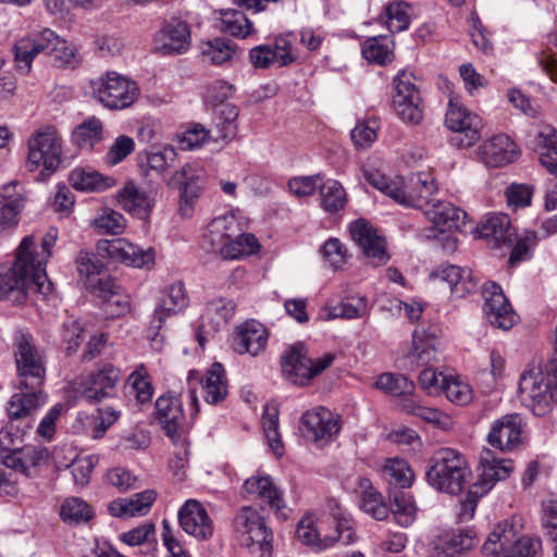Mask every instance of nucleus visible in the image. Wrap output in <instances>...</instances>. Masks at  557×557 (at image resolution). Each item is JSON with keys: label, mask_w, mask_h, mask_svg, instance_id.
<instances>
[{"label": "nucleus", "mask_w": 557, "mask_h": 557, "mask_svg": "<svg viewBox=\"0 0 557 557\" xmlns=\"http://www.w3.org/2000/svg\"><path fill=\"white\" fill-rule=\"evenodd\" d=\"M410 7L406 2H392L385 9L386 26L392 33L405 30L409 25Z\"/></svg>", "instance_id": "obj_56"}, {"label": "nucleus", "mask_w": 557, "mask_h": 557, "mask_svg": "<svg viewBox=\"0 0 557 557\" xmlns=\"http://www.w3.org/2000/svg\"><path fill=\"white\" fill-rule=\"evenodd\" d=\"M480 474L473 484L476 496H483L497 481L507 479L513 470L511 460L497 458L491 449H483L479 461Z\"/></svg>", "instance_id": "obj_20"}, {"label": "nucleus", "mask_w": 557, "mask_h": 557, "mask_svg": "<svg viewBox=\"0 0 557 557\" xmlns=\"http://www.w3.org/2000/svg\"><path fill=\"white\" fill-rule=\"evenodd\" d=\"M91 293L102 299L104 312L111 317H120L129 311L131 302L127 294L111 277L90 285Z\"/></svg>", "instance_id": "obj_26"}, {"label": "nucleus", "mask_w": 557, "mask_h": 557, "mask_svg": "<svg viewBox=\"0 0 557 557\" xmlns=\"http://www.w3.org/2000/svg\"><path fill=\"white\" fill-rule=\"evenodd\" d=\"M542 543L530 536L518 537L509 521L498 523L483 544L482 552L491 557H539Z\"/></svg>", "instance_id": "obj_7"}, {"label": "nucleus", "mask_w": 557, "mask_h": 557, "mask_svg": "<svg viewBox=\"0 0 557 557\" xmlns=\"http://www.w3.org/2000/svg\"><path fill=\"white\" fill-rule=\"evenodd\" d=\"M71 186L79 191H102L115 184V180L96 171L74 169L69 176Z\"/></svg>", "instance_id": "obj_40"}, {"label": "nucleus", "mask_w": 557, "mask_h": 557, "mask_svg": "<svg viewBox=\"0 0 557 557\" xmlns=\"http://www.w3.org/2000/svg\"><path fill=\"white\" fill-rule=\"evenodd\" d=\"M350 234L371 264L379 267L388 261L385 238L379 235L377 231L366 220L359 219L354 222L350 226Z\"/></svg>", "instance_id": "obj_18"}, {"label": "nucleus", "mask_w": 557, "mask_h": 557, "mask_svg": "<svg viewBox=\"0 0 557 557\" xmlns=\"http://www.w3.org/2000/svg\"><path fill=\"white\" fill-rule=\"evenodd\" d=\"M521 417L517 413L505 414L492 424L487 442L502 451H510L521 443Z\"/></svg>", "instance_id": "obj_23"}, {"label": "nucleus", "mask_w": 557, "mask_h": 557, "mask_svg": "<svg viewBox=\"0 0 557 557\" xmlns=\"http://www.w3.org/2000/svg\"><path fill=\"white\" fill-rule=\"evenodd\" d=\"M362 55L370 62L381 65L392 61V50L386 37H372L364 41Z\"/></svg>", "instance_id": "obj_54"}, {"label": "nucleus", "mask_w": 557, "mask_h": 557, "mask_svg": "<svg viewBox=\"0 0 557 557\" xmlns=\"http://www.w3.org/2000/svg\"><path fill=\"white\" fill-rule=\"evenodd\" d=\"M483 238L494 242L495 246L502 244L512 245L516 239L515 230L509 216L505 213H493L485 216L479 228Z\"/></svg>", "instance_id": "obj_33"}, {"label": "nucleus", "mask_w": 557, "mask_h": 557, "mask_svg": "<svg viewBox=\"0 0 557 557\" xmlns=\"http://www.w3.org/2000/svg\"><path fill=\"white\" fill-rule=\"evenodd\" d=\"M60 516L69 524H79L89 521L94 512L86 502L77 497H71L62 504Z\"/></svg>", "instance_id": "obj_50"}, {"label": "nucleus", "mask_w": 557, "mask_h": 557, "mask_svg": "<svg viewBox=\"0 0 557 557\" xmlns=\"http://www.w3.org/2000/svg\"><path fill=\"white\" fill-rule=\"evenodd\" d=\"M92 225L99 234L120 235L126 227V220L122 213L106 208L92 221Z\"/></svg>", "instance_id": "obj_51"}, {"label": "nucleus", "mask_w": 557, "mask_h": 557, "mask_svg": "<svg viewBox=\"0 0 557 557\" xmlns=\"http://www.w3.org/2000/svg\"><path fill=\"white\" fill-rule=\"evenodd\" d=\"M269 336L264 324L255 319L246 321V354L255 357L264 351Z\"/></svg>", "instance_id": "obj_49"}, {"label": "nucleus", "mask_w": 557, "mask_h": 557, "mask_svg": "<svg viewBox=\"0 0 557 557\" xmlns=\"http://www.w3.org/2000/svg\"><path fill=\"white\" fill-rule=\"evenodd\" d=\"M484 304L483 312L488 322L502 330H509L517 322V314L499 285L490 283L482 290Z\"/></svg>", "instance_id": "obj_19"}, {"label": "nucleus", "mask_w": 557, "mask_h": 557, "mask_svg": "<svg viewBox=\"0 0 557 557\" xmlns=\"http://www.w3.org/2000/svg\"><path fill=\"white\" fill-rule=\"evenodd\" d=\"M262 429L268 444L276 458L284 455L285 447L278 432V409L275 406L265 405L262 413Z\"/></svg>", "instance_id": "obj_43"}, {"label": "nucleus", "mask_w": 557, "mask_h": 557, "mask_svg": "<svg viewBox=\"0 0 557 557\" xmlns=\"http://www.w3.org/2000/svg\"><path fill=\"white\" fill-rule=\"evenodd\" d=\"M62 343L67 355L77 350L84 339V329L76 320H67L61 329Z\"/></svg>", "instance_id": "obj_58"}, {"label": "nucleus", "mask_w": 557, "mask_h": 557, "mask_svg": "<svg viewBox=\"0 0 557 557\" xmlns=\"http://www.w3.org/2000/svg\"><path fill=\"white\" fill-rule=\"evenodd\" d=\"M401 408L405 412L417 416L422 420L440 425L443 429L450 426L451 421L447 414L436 408L425 407L412 398H405Z\"/></svg>", "instance_id": "obj_48"}, {"label": "nucleus", "mask_w": 557, "mask_h": 557, "mask_svg": "<svg viewBox=\"0 0 557 557\" xmlns=\"http://www.w3.org/2000/svg\"><path fill=\"white\" fill-rule=\"evenodd\" d=\"M188 306V296L182 282L170 285L153 313L151 322L153 329H160L171 314L183 311Z\"/></svg>", "instance_id": "obj_31"}, {"label": "nucleus", "mask_w": 557, "mask_h": 557, "mask_svg": "<svg viewBox=\"0 0 557 557\" xmlns=\"http://www.w3.org/2000/svg\"><path fill=\"white\" fill-rule=\"evenodd\" d=\"M554 48L557 49V34H549L547 37L546 49L542 51L539 62L548 77L554 83H557V54L554 51Z\"/></svg>", "instance_id": "obj_62"}, {"label": "nucleus", "mask_w": 557, "mask_h": 557, "mask_svg": "<svg viewBox=\"0 0 557 557\" xmlns=\"http://www.w3.org/2000/svg\"><path fill=\"white\" fill-rule=\"evenodd\" d=\"M325 311L326 320L362 318L368 313V301L363 296H350Z\"/></svg>", "instance_id": "obj_44"}, {"label": "nucleus", "mask_w": 557, "mask_h": 557, "mask_svg": "<svg viewBox=\"0 0 557 557\" xmlns=\"http://www.w3.org/2000/svg\"><path fill=\"white\" fill-rule=\"evenodd\" d=\"M189 28L185 22L173 21L166 23L161 30L162 46L160 50L164 54L182 53L189 47Z\"/></svg>", "instance_id": "obj_37"}, {"label": "nucleus", "mask_w": 557, "mask_h": 557, "mask_svg": "<svg viewBox=\"0 0 557 557\" xmlns=\"http://www.w3.org/2000/svg\"><path fill=\"white\" fill-rule=\"evenodd\" d=\"M322 255L334 270L342 268L347 260L346 248L337 238L327 239L322 246Z\"/></svg>", "instance_id": "obj_64"}, {"label": "nucleus", "mask_w": 557, "mask_h": 557, "mask_svg": "<svg viewBox=\"0 0 557 557\" xmlns=\"http://www.w3.org/2000/svg\"><path fill=\"white\" fill-rule=\"evenodd\" d=\"M202 171L191 164H185L176 171L169 181L170 186L180 190V213L183 218H190L202 191Z\"/></svg>", "instance_id": "obj_15"}, {"label": "nucleus", "mask_w": 557, "mask_h": 557, "mask_svg": "<svg viewBox=\"0 0 557 557\" xmlns=\"http://www.w3.org/2000/svg\"><path fill=\"white\" fill-rule=\"evenodd\" d=\"M104 244L110 258L120 260L128 265L141 268L153 262L151 249L144 250L124 238L106 242Z\"/></svg>", "instance_id": "obj_32"}, {"label": "nucleus", "mask_w": 557, "mask_h": 557, "mask_svg": "<svg viewBox=\"0 0 557 557\" xmlns=\"http://www.w3.org/2000/svg\"><path fill=\"white\" fill-rule=\"evenodd\" d=\"M395 95L393 104L399 117L408 123L418 124L423 119V106L420 90L410 73L400 71L394 79Z\"/></svg>", "instance_id": "obj_11"}, {"label": "nucleus", "mask_w": 557, "mask_h": 557, "mask_svg": "<svg viewBox=\"0 0 557 557\" xmlns=\"http://www.w3.org/2000/svg\"><path fill=\"white\" fill-rule=\"evenodd\" d=\"M300 423L304 436L318 446L332 442L342 429L339 416L324 407L305 412Z\"/></svg>", "instance_id": "obj_12"}, {"label": "nucleus", "mask_w": 557, "mask_h": 557, "mask_svg": "<svg viewBox=\"0 0 557 557\" xmlns=\"http://www.w3.org/2000/svg\"><path fill=\"white\" fill-rule=\"evenodd\" d=\"M436 349L433 339L425 338L424 334L414 331L412 338V348L404 357L401 368L406 370H416L419 367L429 364L435 360Z\"/></svg>", "instance_id": "obj_36"}, {"label": "nucleus", "mask_w": 557, "mask_h": 557, "mask_svg": "<svg viewBox=\"0 0 557 557\" xmlns=\"http://www.w3.org/2000/svg\"><path fill=\"white\" fill-rule=\"evenodd\" d=\"M177 153L173 147L164 146L147 153V166L161 174L169 168L173 166L176 161Z\"/></svg>", "instance_id": "obj_57"}, {"label": "nucleus", "mask_w": 557, "mask_h": 557, "mask_svg": "<svg viewBox=\"0 0 557 557\" xmlns=\"http://www.w3.org/2000/svg\"><path fill=\"white\" fill-rule=\"evenodd\" d=\"M327 509L335 524V532L332 535L321 537L320 532L315 528V520L311 515L302 517L297 524L296 536L298 541L315 552L331 548L338 541H342L344 544H349L354 541L355 534L351 519L346 510L334 499L327 502Z\"/></svg>", "instance_id": "obj_4"}, {"label": "nucleus", "mask_w": 557, "mask_h": 557, "mask_svg": "<svg viewBox=\"0 0 557 557\" xmlns=\"http://www.w3.org/2000/svg\"><path fill=\"white\" fill-rule=\"evenodd\" d=\"M197 382L202 385L206 392L205 400L208 404L215 405L222 401L227 394L225 371L220 362H214L208 370L206 377L200 379L198 372L191 370L188 373L187 382L189 385L188 398L190 400L191 409L190 417L193 418L199 412V401L196 395V388L193 386V382Z\"/></svg>", "instance_id": "obj_13"}, {"label": "nucleus", "mask_w": 557, "mask_h": 557, "mask_svg": "<svg viewBox=\"0 0 557 557\" xmlns=\"http://www.w3.org/2000/svg\"><path fill=\"white\" fill-rule=\"evenodd\" d=\"M521 403L534 414L543 416L550 404L557 405V360H552L543 371H525L519 381Z\"/></svg>", "instance_id": "obj_5"}, {"label": "nucleus", "mask_w": 557, "mask_h": 557, "mask_svg": "<svg viewBox=\"0 0 557 557\" xmlns=\"http://www.w3.org/2000/svg\"><path fill=\"white\" fill-rule=\"evenodd\" d=\"M394 515L395 521L404 528H407L413 523L417 516V506L412 496L406 493H399L394 497Z\"/></svg>", "instance_id": "obj_55"}, {"label": "nucleus", "mask_w": 557, "mask_h": 557, "mask_svg": "<svg viewBox=\"0 0 557 557\" xmlns=\"http://www.w3.org/2000/svg\"><path fill=\"white\" fill-rule=\"evenodd\" d=\"M310 361L305 346L297 343L282 357V371L292 383L305 385L310 381Z\"/></svg>", "instance_id": "obj_27"}, {"label": "nucleus", "mask_w": 557, "mask_h": 557, "mask_svg": "<svg viewBox=\"0 0 557 557\" xmlns=\"http://www.w3.org/2000/svg\"><path fill=\"white\" fill-rule=\"evenodd\" d=\"M397 203L425 210L431 205L432 196L437 191V185L432 174L419 172L411 174L408 180L403 177Z\"/></svg>", "instance_id": "obj_17"}, {"label": "nucleus", "mask_w": 557, "mask_h": 557, "mask_svg": "<svg viewBox=\"0 0 557 557\" xmlns=\"http://www.w3.org/2000/svg\"><path fill=\"white\" fill-rule=\"evenodd\" d=\"M103 125L96 117L90 116L78 124L71 134V141L81 149L91 150L102 140Z\"/></svg>", "instance_id": "obj_41"}, {"label": "nucleus", "mask_w": 557, "mask_h": 557, "mask_svg": "<svg viewBox=\"0 0 557 557\" xmlns=\"http://www.w3.org/2000/svg\"><path fill=\"white\" fill-rule=\"evenodd\" d=\"M470 473L467 460L459 451L443 448L433 457L426 479L437 491L455 495L462 491Z\"/></svg>", "instance_id": "obj_6"}, {"label": "nucleus", "mask_w": 557, "mask_h": 557, "mask_svg": "<svg viewBox=\"0 0 557 557\" xmlns=\"http://www.w3.org/2000/svg\"><path fill=\"white\" fill-rule=\"evenodd\" d=\"M360 487L363 488L360 497L361 509L376 520H384L389 515V508L383 496L374 490L368 479H360Z\"/></svg>", "instance_id": "obj_42"}, {"label": "nucleus", "mask_w": 557, "mask_h": 557, "mask_svg": "<svg viewBox=\"0 0 557 557\" xmlns=\"http://www.w3.org/2000/svg\"><path fill=\"white\" fill-rule=\"evenodd\" d=\"M246 493L261 498L276 512L286 508L282 491L268 474L253 475L246 479Z\"/></svg>", "instance_id": "obj_34"}, {"label": "nucleus", "mask_w": 557, "mask_h": 557, "mask_svg": "<svg viewBox=\"0 0 557 557\" xmlns=\"http://www.w3.org/2000/svg\"><path fill=\"white\" fill-rule=\"evenodd\" d=\"M272 532L257 510L246 506V547L251 557L272 556Z\"/></svg>", "instance_id": "obj_21"}, {"label": "nucleus", "mask_w": 557, "mask_h": 557, "mask_svg": "<svg viewBox=\"0 0 557 557\" xmlns=\"http://www.w3.org/2000/svg\"><path fill=\"white\" fill-rule=\"evenodd\" d=\"M16 388L9 403L8 414L16 420L29 416L46 403V357L30 335L20 334L14 341Z\"/></svg>", "instance_id": "obj_1"}, {"label": "nucleus", "mask_w": 557, "mask_h": 557, "mask_svg": "<svg viewBox=\"0 0 557 557\" xmlns=\"http://www.w3.org/2000/svg\"><path fill=\"white\" fill-rule=\"evenodd\" d=\"M479 157L487 166L498 168L516 161L519 150L509 136L497 134L480 146Z\"/></svg>", "instance_id": "obj_24"}, {"label": "nucleus", "mask_w": 557, "mask_h": 557, "mask_svg": "<svg viewBox=\"0 0 557 557\" xmlns=\"http://www.w3.org/2000/svg\"><path fill=\"white\" fill-rule=\"evenodd\" d=\"M48 458L46 448L35 446L17 447L13 453L3 455V465L27 476H30L32 469Z\"/></svg>", "instance_id": "obj_35"}, {"label": "nucleus", "mask_w": 557, "mask_h": 557, "mask_svg": "<svg viewBox=\"0 0 557 557\" xmlns=\"http://www.w3.org/2000/svg\"><path fill=\"white\" fill-rule=\"evenodd\" d=\"M157 498L153 490L136 493L127 498H116L109 503L108 510L111 516L129 518L146 515Z\"/></svg>", "instance_id": "obj_30"}, {"label": "nucleus", "mask_w": 557, "mask_h": 557, "mask_svg": "<svg viewBox=\"0 0 557 557\" xmlns=\"http://www.w3.org/2000/svg\"><path fill=\"white\" fill-rule=\"evenodd\" d=\"M382 471L389 484L401 488L409 487L413 481L412 470L407 461L401 458L395 457L386 459Z\"/></svg>", "instance_id": "obj_47"}, {"label": "nucleus", "mask_w": 557, "mask_h": 557, "mask_svg": "<svg viewBox=\"0 0 557 557\" xmlns=\"http://www.w3.org/2000/svg\"><path fill=\"white\" fill-rule=\"evenodd\" d=\"M13 52L16 67L23 74H28L34 58L39 53L51 55L58 67H76L82 61L76 47L49 28L20 39Z\"/></svg>", "instance_id": "obj_3"}, {"label": "nucleus", "mask_w": 557, "mask_h": 557, "mask_svg": "<svg viewBox=\"0 0 557 557\" xmlns=\"http://www.w3.org/2000/svg\"><path fill=\"white\" fill-rule=\"evenodd\" d=\"M321 207L329 213L342 210L347 202V195L342 184L329 180L320 186Z\"/></svg>", "instance_id": "obj_46"}, {"label": "nucleus", "mask_w": 557, "mask_h": 557, "mask_svg": "<svg viewBox=\"0 0 557 557\" xmlns=\"http://www.w3.org/2000/svg\"><path fill=\"white\" fill-rule=\"evenodd\" d=\"M424 212L428 220L434 225V231H438V233L453 232L465 224V211L447 201L432 203Z\"/></svg>", "instance_id": "obj_28"}, {"label": "nucleus", "mask_w": 557, "mask_h": 557, "mask_svg": "<svg viewBox=\"0 0 557 557\" xmlns=\"http://www.w3.org/2000/svg\"><path fill=\"white\" fill-rule=\"evenodd\" d=\"M27 163L29 170H36L40 164L45 170L54 171L61 162L62 140L52 125L37 129L28 139Z\"/></svg>", "instance_id": "obj_9"}, {"label": "nucleus", "mask_w": 557, "mask_h": 557, "mask_svg": "<svg viewBox=\"0 0 557 557\" xmlns=\"http://www.w3.org/2000/svg\"><path fill=\"white\" fill-rule=\"evenodd\" d=\"M76 265L77 272L79 276H84L85 286L91 293V286L94 284H98V282H102L103 280H108L110 276H102L103 264L99 261V259L91 252L88 251H79L76 257Z\"/></svg>", "instance_id": "obj_45"}, {"label": "nucleus", "mask_w": 557, "mask_h": 557, "mask_svg": "<svg viewBox=\"0 0 557 557\" xmlns=\"http://www.w3.org/2000/svg\"><path fill=\"white\" fill-rule=\"evenodd\" d=\"M97 381L96 385L102 386L104 395L115 396L116 385L121 380V371L112 364H104L101 369L90 373Z\"/></svg>", "instance_id": "obj_61"}, {"label": "nucleus", "mask_w": 557, "mask_h": 557, "mask_svg": "<svg viewBox=\"0 0 557 557\" xmlns=\"http://www.w3.org/2000/svg\"><path fill=\"white\" fill-rule=\"evenodd\" d=\"M120 201L123 208L139 219H147L154 203V199L141 191L129 182L120 191Z\"/></svg>", "instance_id": "obj_39"}, {"label": "nucleus", "mask_w": 557, "mask_h": 557, "mask_svg": "<svg viewBox=\"0 0 557 557\" xmlns=\"http://www.w3.org/2000/svg\"><path fill=\"white\" fill-rule=\"evenodd\" d=\"M430 277L446 282L456 297H463L476 288L472 271L468 268L443 264L433 271Z\"/></svg>", "instance_id": "obj_29"}, {"label": "nucleus", "mask_w": 557, "mask_h": 557, "mask_svg": "<svg viewBox=\"0 0 557 557\" xmlns=\"http://www.w3.org/2000/svg\"><path fill=\"white\" fill-rule=\"evenodd\" d=\"M235 51L230 40L215 38L203 42L201 46V54L203 59L212 64L219 65L228 61Z\"/></svg>", "instance_id": "obj_52"}, {"label": "nucleus", "mask_w": 557, "mask_h": 557, "mask_svg": "<svg viewBox=\"0 0 557 557\" xmlns=\"http://www.w3.org/2000/svg\"><path fill=\"white\" fill-rule=\"evenodd\" d=\"M234 314V305L224 299H213L206 305L201 314L196 336L201 348L206 344V335L218 332Z\"/></svg>", "instance_id": "obj_25"}, {"label": "nucleus", "mask_w": 557, "mask_h": 557, "mask_svg": "<svg viewBox=\"0 0 557 557\" xmlns=\"http://www.w3.org/2000/svg\"><path fill=\"white\" fill-rule=\"evenodd\" d=\"M445 124L456 133L451 141L458 148H469L480 139L482 129L480 116L454 100L449 101Z\"/></svg>", "instance_id": "obj_10"}, {"label": "nucleus", "mask_w": 557, "mask_h": 557, "mask_svg": "<svg viewBox=\"0 0 557 557\" xmlns=\"http://www.w3.org/2000/svg\"><path fill=\"white\" fill-rule=\"evenodd\" d=\"M156 419L173 444L183 440L190 428L182 400L173 395H163L157 399Z\"/></svg>", "instance_id": "obj_14"}, {"label": "nucleus", "mask_w": 557, "mask_h": 557, "mask_svg": "<svg viewBox=\"0 0 557 557\" xmlns=\"http://www.w3.org/2000/svg\"><path fill=\"white\" fill-rule=\"evenodd\" d=\"M442 392L448 400L457 405H466L472 400V389L469 384L455 377H447Z\"/></svg>", "instance_id": "obj_59"}, {"label": "nucleus", "mask_w": 557, "mask_h": 557, "mask_svg": "<svg viewBox=\"0 0 557 557\" xmlns=\"http://www.w3.org/2000/svg\"><path fill=\"white\" fill-rule=\"evenodd\" d=\"M33 246V238L25 237L16 249L14 262L0 264V300L22 304L32 288L42 295L52 292L47 273L38 268L39 263H34Z\"/></svg>", "instance_id": "obj_2"}, {"label": "nucleus", "mask_w": 557, "mask_h": 557, "mask_svg": "<svg viewBox=\"0 0 557 557\" xmlns=\"http://www.w3.org/2000/svg\"><path fill=\"white\" fill-rule=\"evenodd\" d=\"M363 176L374 188L389 196L395 202L398 201L399 190L403 186V177L396 176L389 178L376 170H364Z\"/></svg>", "instance_id": "obj_53"}, {"label": "nucleus", "mask_w": 557, "mask_h": 557, "mask_svg": "<svg viewBox=\"0 0 557 557\" xmlns=\"http://www.w3.org/2000/svg\"><path fill=\"white\" fill-rule=\"evenodd\" d=\"M96 381L97 380L91 374H88L86 377H82L75 383V391L89 404H98L106 398L112 397L111 395H104V393H102V386L100 384H94Z\"/></svg>", "instance_id": "obj_60"}, {"label": "nucleus", "mask_w": 557, "mask_h": 557, "mask_svg": "<svg viewBox=\"0 0 557 557\" xmlns=\"http://www.w3.org/2000/svg\"><path fill=\"white\" fill-rule=\"evenodd\" d=\"M134 149L135 143L133 138L126 135H120L115 138L114 143L107 152L106 162L110 165H115L122 162L127 156H129Z\"/></svg>", "instance_id": "obj_63"}, {"label": "nucleus", "mask_w": 557, "mask_h": 557, "mask_svg": "<svg viewBox=\"0 0 557 557\" xmlns=\"http://www.w3.org/2000/svg\"><path fill=\"white\" fill-rule=\"evenodd\" d=\"M182 529L199 541H206L213 535V522L205 507L196 499H188L178 511Z\"/></svg>", "instance_id": "obj_22"}, {"label": "nucleus", "mask_w": 557, "mask_h": 557, "mask_svg": "<svg viewBox=\"0 0 557 557\" xmlns=\"http://www.w3.org/2000/svg\"><path fill=\"white\" fill-rule=\"evenodd\" d=\"M476 542L473 531L460 530L442 539L434 545V550L437 557H455L472 549Z\"/></svg>", "instance_id": "obj_38"}, {"label": "nucleus", "mask_w": 557, "mask_h": 557, "mask_svg": "<svg viewBox=\"0 0 557 557\" xmlns=\"http://www.w3.org/2000/svg\"><path fill=\"white\" fill-rule=\"evenodd\" d=\"M97 100L111 110H122L132 106L138 95L137 84L117 72H107L91 82Z\"/></svg>", "instance_id": "obj_8"}, {"label": "nucleus", "mask_w": 557, "mask_h": 557, "mask_svg": "<svg viewBox=\"0 0 557 557\" xmlns=\"http://www.w3.org/2000/svg\"><path fill=\"white\" fill-rule=\"evenodd\" d=\"M240 236V211H231L214 218L207 225L200 246L210 253H219L226 240Z\"/></svg>", "instance_id": "obj_16"}]
</instances>
